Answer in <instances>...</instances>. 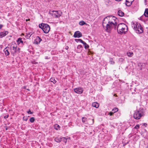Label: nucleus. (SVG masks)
<instances>
[{"label": "nucleus", "instance_id": "f257e3e1", "mask_svg": "<svg viewBox=\"0 0 148 148\" xmlns=\"http://www.w3.org/2000/svg\"><path fill=\"white\" fill-rule=\"evenodd\" d=\"M116 17L112 16L106 17L104 18L102 25L103 27L106 29L107 32H110L112 28L116 29L117 24V22L116 21Z\"/></svg>", "mask_w": 148, "mask_h": 148}, {"label": "nucleus", "instance_id": "f03ea898", "mask_svg": "<svg viewBox=\"0 0 148 148\" xmlns=\"http://www.w3.org/2000/svg\"><path fill=\"white\" fill-rule=\"evenodd\" d=\"M127 25L124 23L119 24L117 27V30L118 33L121 34L127 32Z\"/></svg>", "mask_w": 148, "mask_h": 148}, {"label": "nucleus", "instance_id": "7ed1b4c3", "mask_svg": "<svg viewBox=\"0 0 148 148\" xmlns=\"http://www.w3.org/2000/svg\"><path fill=\"white\" fill-rule=\"evenodd\" d=\"M131 26L136 33H142L143 32V29L140 23L137 22L133 23H132Z\"/></svg>", "mask_w": 148, "mask_h": 148}, {"label": "nucleus", "instance_id": "20e7f679", "mask_svg": "<svg viewBox=\"0 0 148 148\" xmlns=\"http://www.w3.org/2000/svg\"><path fill=\"white\" fill-rule=\"evenodd\" d=\"M10 48L11 53L13 56L16 55V53L19 52V48H17L16 45L14 42L12 43Z\"/></svg>", "mask_w": 148, "mask_h": 148}, {"label": "nucleus", "instance_id": "39448f33", "mask_svg": "<svg viewBox=\"0 0 148 148\" xmlns=\"http://www.w3.org/2000/svg\"><path fill=\"white\" fill-rule=\"evenodd\" d=\"M39 27L43 30L45 33H48L50 30V27L49 25L44 23L39 24Z\"/></svg>", "mask_w": 148, "mask_h": 148}, {"label": "nucleus", "instance_id": "423d86ee", "mask_svg": "<svg viewBox=\"0 0 148 148\" xmlns=\"http://www.w3.org/2000/svg\"><path fill=\"white\" fill-rule=\"evenodd\" d=\"M143 115V112L141 111L137 110L135 111L134 117L136 119H139Z\"/></svg>", "mask_w": 148, "mask_h": 148}, {"label": "nucleus", "instance_id": "0eeeda50", "mask_svg": "<svg viewBox=\"0 0 148 148\" xmlns=\"http://www.w3.org/2000/svg\"><path fill=\"white\" fill-rule=\"evenodd\" d=\"M50 14L54 18H59L61 16V14L59 13L58 11H52V12H50Z\"/></svg>", "mask_w": 148, "mask_h": 148}, {"label": "nucleus", "instance_id": "6e6552de", "mask_svg": "<svg viewBox=\"0 0 148 148\" xmlns=\"http://www.w3.org/2000/svg\"><path fill=\"white\" fill-rule=\"evenodd\" d=\"M74 92L78 94H82L83 91V89L82 88L78 87L74 89Z\"/></svg>", "mask_w": 148, "mask_h": 148}, {"label": "nucleus", "instance_id": "1a4fd4ad", "mask_svg": "<svg viewBox=\"0 0 148 148\" xmlns=\"http://www.w3.org/2000/svg\"><path fill=\"white\" fill-rule=\"evenodd\" d=\"M82 36V34L79 31L75 32L73 35V37L74 38H80Z\"/></svg>", "mask_w": 148, "mask_h": 148}, {"label": "nucleus", "instance_id": "9d476101", "mask_svg": "<svg viewBox=\"0 0 148 148\" xmlns=\"http://www.w3.org/2000/svg\"><path fill=\"white\" fill-rule=\"evenodd\" d=\"M42 40V39L39 37L38 36L34 40V43L36 44H39Z\"/></svg>", "mask_w": 148, "mask_h": 148}, {"label": "nucleus", "instance_id": "9b49d317", "mask_svg": "<svg viewBox=\"0 0 148 148\" xmlns=\"http://www.w3.org/2000/svg\"><path fill=\"white\" fill-rule=\"evenodd\" d=\"M133 1L134 0H126V5L128 6L131 5Z\"/></svg>", "mask_w": 148, "mask_h": 148}, {"label": "nucleus", "instance_id": "f8f14e48", "mask_svg": "<svg viewBox=\"0 0 148 148\" xmlns=\"http://www.w3.org/2000/svg\"><path fill=\"white\" fill-rule=\"evenodd\" d=\"M9 48V47H6L3 50L5 55L6 56H8L10 54L9 52L8 51V49Z\"/></svg>", "mask_w": 148, "mask_h": 148}, {"label": "nucleus", "instance_id": "ddd939ff", "mask_svg": "<svg viewBox=\"0 0 148 148\" xmlns=\"http://www.w3.org/2000/svg\"><path fill=\"white\" fill-rule=\"evenodd\" d=\"M8 33V32L7 31H5V32H1L0 33V37L1 38H2L5 36Z\"/></svg>", "mask_w": 148, "mask_h": 148}, {"label": "nucleus", "instance_id": "4468645a", "mask_svg": "<svg viewBox=\"0 0 148 148\" xmlns=\"http://www.w3.org/2000/svg\"><path fill=\"white\" fill-rule=\"evenodd\" d=\"M92 106L94 107L97 108L99 107V104L96 102H94L92 103Z\"/></svg>", "mask_w": 148, "mask_h": 148}, {"label": "nucleus", "instance_id": "2eb2a0df", "mask_svg": "<svg viewBox=\"0 0 148 148\" xmlns=\"http://www.w3.org/2000/svg\"><path fill=\"white\" fill-rule=\"evenodd\" d=\"M118 14L119 16H123L124 15L123 12L120 10L118 11Z\"/></svg>", "mask_w": 148, "mask_h": 148}, {"label": "nucleus", "instance_id": "dca6fc26", "mask_svg": "<svg viewBox=\"0 0 148 148\" xmlns=\"http://www.w3.org/2000/svg\"><path fill=\"white\" fill-rule=\"evenodd\" d=\"M144 15L145 17H148V8L145 9L144 13Z\"/></svg>", "mask_w": 148, "mask_h": 148}, {"label": "nucleus", "instance_id": "f3484780", "mask_svg": "<svg viewBox=\"0 0 148 148\" xmlns=\"http://www.w3.org/2000/svg\"><path fill=\"white\" fill-rule=\"evenodd\" d=\"M62 139V137L60 138H56L55 139V141L57 143H60L61 142Z\"/></svg>", "mask_w": 148, "mask_h": 148}, {"label": "nucleus", "instance_id": "a211bd4d", "mask_svg": "<svg viewBox=\"0 0 148 148\" xmlns=\"http://www.w3.org/2000/svg\"><path fill=\"white\" fill-rule=\"evenodd\" d=\"M22 38H19L16 41L18 43H23V41L22 40Z\"/></svg>", "mask_w": 148, "mask_h": 148}, {"label": "nucleus", "instance_id": "6ab92c4d", "mask_svg": "<svg viewBox=\"0 0 148 148\" xmlns=\"http://www.w3.org/2000/svg\"><path fill=\"white\" fill-rule=\"evenodd\" d=\"M109 62L110 64H114L115 63L114 61L113 60V58H110L109 60Z\"/></svg>", "mask_w": 148, "mask_h": 148}, {"label": "nucleus", "instance_id": "aec40b11", "mask_svg": "<svg viewBox=\"0 0 148 148\" xmlns=\"http://www.w3.org/2000/svg\"><path fill=\"white\" fill-rule=\"evenodd\" d=\"M127 55L129 57H132L133 55V53L132 52H130L127 53Z\"/></svg>", "mask_w": 148, "mask_h": 148}, {"label": "nucleus", "instance_id": "412c9836", "mask_svg": "<svg viewBox=\"0 0 148 148\" xmlns=\"http://www.w3.org/2000/svg\"><path fill=\"white\" fill-rule=\"evenodd\" d=\"M118 111V109L117 108H114L113 109L112 111L114 113Z\"/></svg>", "mask_w": 148, "mask_h": 148}, {"label": "nucleus", "instance_id": "4be33fe9", "mask_svg": "<svg viewBox=\"0 0 148 148\" xmlns=\"http://www.w3.org/2000/svg\"><path fill=\"white\" fill-rule=\"evenodd\" d=\"M50 80L51 82H53L54 84H55L56 82V81L55 80L54 78H51Z\"/></svg>", "mask_w": 148, "mask_h": 148}, {"label": "nucleus", "instance_id": "5701e85b", "mask_svg": "<svg viewBox=\"0 0 148 148\" xmlns=\"http://www.w3.org/2000/svg\"><path fill=\"white\" fill-rule=\"evenodd\" d=\"M87 119L85 117H83L82 118V122L84 123L87 121Z\"/></svg>", "mask_w": 148, "mask_h": 148}, {"label": "nucleus", "instance_id": "b1692460", "mask_svg": "<svg viewBox=\"0 0 148 148\" xmlns=\"http://www.w3.org/2000/svg\"><path fill=\"white\" fill-rule=\"evenodd\" d=\"M60 126L58 124H56L54 125V128L56 130H58L60 128Z\"/></svg>", "mask_w": 148, "mask_h": 148}, {"label": "nucleus", "instance_id": "393cba45", "mask_svg": "<svg viewBox=\"0 0 148 148\" xmlns=\"http://www.w3.org/2000/svg\"><path fill=\"white\" fill-rule=\"evenodd\" d=\"M35 120V119L33 117L29 119V121L31 123L34 122Z\"/></svg>", "mask_w": 148, "mask_h": 148}, {"label": "nucleus", "instance_id": "a878e982", "mask_svg": "<svg viewBox=\"0 0 148 148\" xmlns=\"http://www.w3.org/2000/svg\"><path fill=\"white\" fill-rule=\"evenodd\" d=\"M85 24H86V23H85V22L83 21H80L79 22V24L81 25H83Z\"/></svg>", "mask_w": 148, "mask_h": 148}, {"label": "nucleus", "instance_id": "bb28decb", "mask_svg": "<svg viewBox=\"0 0 148 148\" xmlns=\"http://www.w3.org/2000/svg\"><path fill=\"white\" fill-rule=\"evenodd\" d=\"M75 41L76 42H79L81 43H82V41H83L82 39H75Z\"/></svg>", "mask_w": 148, "mask_h": 148}, {"label": "nucleus", "instance_id": "cd10ccee", "mask_svg": "<svg viewBox=\"0 0 148 148\" xmlns=\"http://www.w3.org/2000/svg\"><path fill=\"white\" fill-rule=\"evenodd\" d=\"M140 125L139 124L136 125L134 127V128L135 129H137L139 128Z\"/></svg>", "mask_w": 148, "mask_h": 148}, {"label": "nucleus", "instance_id": "c85d7f7f", "mask_svg": "<svg viewBox=\"0 0 148 148\" xmlns=\"http://www.w3.org/2000/svg\"><path fill=\"white\" fill-rule=\"evenodd\" d=\"M114 113L112 112H110L108 113V114L110 115V116H112Z\"/></svg>", "mask_w": 148, "mask_h": 148}, {"label": "nucleus", "instance_id": "c756f323", "mask_svg": "<svg viewBox=\"0 0 148 148\" xmlns=\"http://www.w3.org/2000/svg\"><path fill=\"white\" fill-rule=\"evenodd\" d=\"M89 45L87 44V45H84V48L86 49H88L89 48Z\"/></svg>", "mask_w": 148, "mask_h": 148}, {"label": "nucleus", "instance_id": "7c9ffc66", "mask_svg": "<svg viewBox=\"0 0 148 148\" xmlns=\"http://www.w3.org/2000/svg\"><path fill=\"white\" fill-rule=\"evenodd\" d=\"M82 46L81 45H79L77 46V49H80V48H82Z\"/></svg>", "mask_w": 148, "mask_h": 148}, {"label": "nucleus", "instance_id": "2f4dec72", "mask_svg": "<svg viewBox=\"0 0 148 148\" xmlns=\"http://www.w3.org/2000/svg\"><path fill=\"white\" fill-rule=\"evenodd\" d=\"M27 113L28 114H32L33 113L32 112H31L30 110H29V111L27 112Z\"/></svg>", "mask_w": 148, "mask_h": 148}, {"label": "nucleus", "instance_id": "473e14b6", "mask_svg": "<svg viewBox=\"0 0 148 148\" xmlns=\"http://www.w3.org/2000/svg\"><path fill=\"white\" fill-rule=\"evenodd\" d=\"M62 139H65L64 141L65 143H66L67 142V139L65 137H62Z\"/></svg>", "mask_w": 148, "mask_h": 148}, {"label": "nucleus", "instance_id": "72a5a7b5", "mask_svg": "<svg viewBox=\"0 0 148 148\" xmlns=\"http://www.w3.org/2000/svg\"><path fill=\"white\" fill-rule=\"evenodd\" d=\"M31 36V35L29 33H28L27 34V36L28 38H29Z\"/></svg>", "mask_w": 148, "mask_h": 148}, {"label": "nucleus", "instance_id": "f704fd0d", "mask_svg": "<svg viewBox=\"0 0 148 148\" xmlns=\"http://www.w3.org/2000/svg\"><path fill=\"white\" fill-rule=\"evenodd\" d=\"M82 43L84 44V45H87V44L84 41H82Z\"/></svg>", "mask_w": 148, "mask_h": 148}, {"label": "nucleus", "instance_id": "c9c22d12", "mask_svg": "<svg viewBox=\"0 0 148 148\" xmlns=\"http://www.w3.org/2000/svg\"><path fill=\"white\" fill-rule=\"evenodd\" d=\"M82 43L84 44V45H87V44L84 41H82Z\"/></svg>", "mask_w": 148, "mask_h": 148}, {"label": "nucleus", "instance_id": "e433bc0d", "mask_svg": "<svg viewBox=\"0 0 148 148\" xmlns=\"http://www.w3.org/2000/svg\"><path fill=\"white\" fill-rule=\"evenodd\" d=\"M82 43L84 44V45H87V44L84 41H82Z\"/></svg>", "mask_w": 148, "mask_h": 148}, {"label": "nucleus", "instance_id": "4c0bfd02", "mask_svg": "<svg viewBox=\"0 0 148 148\" xmlns=\"http://www.w3.org/2000/svg\"><path fill=\"white\" fill-rule=\"evenodd\" d=\"M123 60H124L123 59V58H120L119 59V60L120 61H123Z\"/></svg>", "mask_w": 148, "mask_h": 148}, {"label": "nucleus", "instance_id": "58836bf2", "mask_svg": "<svg viewBox=\"0 0 148 148\" xmlns=\"http://www.w3.org/2000/svg\"><path fill=\"white\" fill-rule=\"evenodd\" d=\"M8 115H6V116H4V118H5V119H6L7 118H8Z\"/></svg>", "mask_w": 148, "mask_h": 148}, {"label": "nucleus", "instance_id": "ea45409f", "mask_svg": "<svg viewBox=\"0 0 148 148\" xmlns=\"http://www.w3.org/2000/svg\"><path fill=\"white\" fill-rule=\"evenodd\" d=\"M3 26V25L0 24V29H1Z\"/></svg>", "mask_w": 148, "mask_h": 148}, {"label": "nucleus", "instance_id": "a19ab883", "mask_svg": "<svg viewBox=\"0 0 148 148\" xmlns=\"http://www.w3.org/2000/svg\"><path fill=\"white\" fill-rule=\"evenodd\" d=\"M144 3H145V4L146 5L147 4H146V2H147V0H144Z\"/></svg>", "mask_w": 148, "mask_h": 148}, {"label": "nucleus", "instance_id": "79ce46f5", "mask_svg": "<svg viewBox=\"0 0 148 148\" xmlns=\"http://www.w3.org/2000/svg\"><path fill=\"white\" fill-rule=\"evenodd\" d=\"M69 49V47L68 46H66L65 47V49L66 50Z\"/></svg>", "mask_w": 148, "mask_h": 148}, {"label": "nucleus", "instance_id": "37998d69", "mask_svg": "<svg viewBox=\"0 0 148 148\" xmlns=\"http://www.w3.org/2000/svg\"><path fill=\"white\" fill-rule=\"evenodd\" d=\"M143 125H144L145 126H146L147 125V124L146 123H144L143 124Z\"/></svg>", "mask_w": 148, "mask_h": 148}, {"label": "nucleus", "instance_id": "c03bdc74", "mask_svg": "<svg viewBox=\"0 0 148 148\" xmlns=\"http://www.w3.org/2000/svg\"><path fill=\"white\" fill-rule=\"evenodd\" d=\"M45 59H48V57L47 56H46V57H45Z\"/></svg>", "mask_w": 148, "mask_h": 148}, {"label": "nucleus", "instance_id": "a18cd8bd", "mask_svg": "<svg viewBox=\"0 0 148 148\" xmlns=\"http://www.w3.org/2000/svg\"><path fill=\"white\" fill-rule=\"evenodd\" d=\"M115 1H121V0H115Z\"/></svg>", "mask_w": 148, "mask_h": 148}, {"label": "nucleus", "instance_id": "49530a36", "mask_svg": "<svg viewBox=\"0 0 148 148\" xmlns=\"http://www.w3.org/2000/svg\"><path fill=\"white\" fill-rule=\"evenodd\" d=\"M92 123H93L94 122V119H92Z\"/></svg>", "mask_w": 148, "mask_h": 148}, {"label": "nucleus", "instance_id": "de8ad7c7", "mask_svg": "<svg viewBox=\"0 0 148 148\" xmlns=\"http://www.w3.org/2000/svg\"><path fill=\"white\" fill-rule=\"evenodd\" d=\"M24 35V34L22 33V34H21V35Z\"/></svg>", "mask_w": 148, "mask_h": 148}, {"label": "nucleus", "instance_id": "09e8293b", "mask_svg": "<svg viewBox=\"0 0 148 148\" xmlns=\"http://www.w3.org/2000/svg\"><path fill=\"white\" fill-rule=\"evenodd\" d=\"M146 148H148V146L146 147Z\"/></svg>", "mask_w": 148, "mask_h": 148}, {"label": "nucleus", "instance_id": "8fccbe9b", "mask_svg": "<svg viewBox=\"0 0 148 148\" xmlns=\"http://www.w3.org/2000/svg\"><path fill=\"white\" fill-rule=\"evenodd\" d=\"M25 120L26 121L27 120V119H25Z\"/></svg>", "mask_w": 148, "mask_h": 148}, {"label": "nucleus", "instance_id": "3c124183", "mask_svg": "<svg viewBox=\"0 0 148 148\" xmlns=\"http://www.w3.org/2000/svg\"><path fill=\"white\" fill-rule=\"evenodd\" d=\"M25 120L26 121L27 120V119H25Z\"/></svg>", "mask_w": 148, "mask_h": 148}, {"label": "nucleus", "instance_id": "603ef678", "mask_svg": "<svg viewBox=\"0 0 148 148\" xmlns=\"http://www.w3.org/2000/svg\"><path fill=\"white\" fill-rule=\"evenodd\" d=\"M140 70H142V68H140Z\"/></svg>", "mask_w": 148, "mask_h": 148}, {"label": "nucleus", "instance_id": "864d4df0", "mask_svg": "<svg viewBox=\"0 0 148 148\" xmlns=\"http://www.w3.org/2000/svg\"><path fill=\"white\" fill-rule=\"evenodd\" d=\"M6 130H7V128H6Z\"/></svg>", "mask_w": 148, "mask_h": 148}]
</instances>
